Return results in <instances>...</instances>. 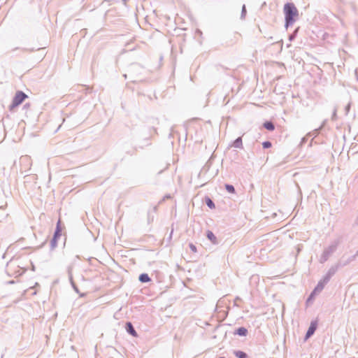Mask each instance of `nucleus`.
<instances>
[{
	"mask_svg": "<svg viewBox=\"0 0 358 358\" xmlns=\"http://www.w3.org/2000/svg\"><path fill=\"white\" fill-rule=\"evenodd\" d=\"M264 127L269 130V131H273L274 129V125L271 122H266L264 123Z\"/></svg>",
	"mask_w": 358,
	"mask_h": 358,
	"instance_id": "obj_7",
	"label": "nucleus"
},
{
	"mask_svg": "<svg viewBox=\"0 0 358 358\" xmlns=\"http://www.w3.org/2000/svg\"><path fill=\"white\" fill-rule=\"evenodd\" d=\"M234 145L236 148H241L242 147V139L241 137L238 138L234 142Z\"/></svg>",
	"mask_w": 358,
	"mask_h": 358,
	"instance_id": "obj_10",
	"label": "nucleus"
},
{
	"mask_svg": "<svg viewBox=\"0 0 358 358\" xmlns=\"http://www.w3.org/2000/svg\"><path fill=\"white\" fill-rule=\"evenodd\" d=\"M283 11L285 17L286 26L293 24L299 15V11L295 5L292 3L285 4Z\"/></svg>",
	"mask_w": 358,
	"mask_h": 358,
	"instance_id": "obj_1",
	"label": "nucleus"
},
{
	"mask_svg": "<svg viewBox=\"0 0 358 358\" xmlns=\"http://www.w3.org/2000/svg\"><path fill=\"white\" fill-rule=\"evenodd\" d=\"M236 333L239 336H245L248 333V330L244 327H240L237 329Z\"/></svg>",
	"mask_w": 358,
	"mask_h": 358,
	"instance_id": "obj_9",
	"label": "nucleus"
},
{
	"mask_svg": "<svg viewBox=\"0 0 358 358\" xmlns=\"http://www.w3.org/2000/svg\"><path fill=\"white\" fill-rule=\"evenodd\" d=\"M139 280L142 282H148L150 281V278L146 273H143L139 276Z\"/></svg>",
	"mask_w": 358,
	"mask_h": 358,
	"instance_id": "obj_6",
	"label": "nucleus"
},
{
	"mask_svg": "<svg viewBox=\"0 0 358 358\" xmlns=\"http://www.w3.org/2000/svg\"><path fill=\"white\" fill-rule=\"evenodd\" d=\"M58 224H59V221L58 222ZM60 236V229H59V224H57V230L55 233V236H54V238H53V240H52V242L54 244L56 243V241H57V238L58 236Z\"/></svg>",
	"mask_w": 358,
	"mask_h": 358,
	"instance_id": "obj_8",
	"label": "nucleus"
},
{
	"mask_svg": "<svg viewBox=\"0 0 358 358\" xmlns=\"http://www.w3.org/2000/svg\"><path fill=\"white\" fill-rule=\"evenodd\" d=\"M271 146V143L268 141H266L263 143V147L264 148H268Z\"/></svg>",
	"mask_w": 358,
	"mask_h": 358,
	"instance_id": "obj_14",
	"label": "nucleus"
},
{
	"mask_svg": "<svg viewBox=\"0 0 358 358\" xmlns=\"http://www.w3.org/2000/svg\"><path fill=\"white\" fill-rule=\"evenodd\" d=\"M27 98V94L21 91H17L15 93L12 103L10 106V110H13L15 108L20 105Z\"/></svg>",
	"mask_w": 358,
	"mask_h": 358,
	"instance_id": "obj_2",
	"label": "nucleus"
},
{
	"mask_svg": "<svg viewBox=\"0 0 358 358\" xmlns=\"http://www.w3.org/2000/svg\"><path fill=\"white\" fill-rule=\"evenodd\" d=\"M126 329L129 334L132 335L134 337H137L138 334L136 331L134 330L132 324L131 322H127L126 324Z\"/></svg>",
	"mask_w": 358,
	"mask_h": 358,
	"instance_id": "obj_4",
	"label": "nucleus"
},
{
	"mask_svg": "<svg viewBox=\"0 0 358 358\" xmlns=\"http://www.w3.org/2000/svg\"><path fill=\"white\" fill-rule=\"evenodd\" d=\"M206 204H207V206H208L210 208H211V209L215 208V204H214V203H213V202L212 201V200H211L210 199H209V198H207V199H206Z\"/></svg>",
	"mask_w": 358,
	"mask_h": 358,
	"instance_id": "obj_13",
	"label": "nucleus"
},
{
	"mask_svg": "<svg viewBox=\"0 0 358 358\" xmlns=\"http://www.w3.org/2000/svg\"><path fill=\"white\" fill-rule=\"evenodd\" d=\"M220 358H224V357H220Z\"/></svg>",
	"mask_w": 358,
	"mask_h": 358,
	"instance_id": "obj_16",
	"label": "nucleus"
},
{
	"mask_svg": "<svg viewBox=\"0 0 358 358\" xmlns=\"http://www.w3.org/2000/svg\"><path fill=\"white\" fill-rule=\"evenodd\" d=\"M225 188L229 193L234 194L235 192V189L231 185H226Z\"/></svg>",
	"mask_w": 358,
	"mask_h": 358,
	"instance_id": "obj_12",
	"label": "nucleus"
},
{
	"mask_svg": "<svg viewBox=\"0 0 358 358\" xmlns=\"http://www.w3.org/2000/svg\"><path fill=\"white\" fill-rule=\"evenodd\" d=\"M235 355L238 358H247V355L242 351H236L235 352Z\"/></svg>",
	"mask_w": 358,
	"mask_h": 358,
	"instance_id": "obj_11",
	"label": "nucleus"
},
{
	"mask_svg": "<svg viewBox=\"0 0 358 358\" xmlns=\"http://www.w3.org/2000/svg\"><path fill=\"white\" fill-rule=\"evenodd\" d=\"M317 323L315 321H313L310 323V325L309 327V329L306 333V339H308L310 336H311L315 331L317 329Z\"/></svg>",
	"mask_w": 358,
	"mask_h": 358,
	"instance_id": "obj_3",
	"label": "nucleus"
},
{
	"mask_svg": "<svg viewBox=\"0 0 358 358\" xmlns=\"http://www.w3.org/2000/svg\"><path fill=\"white\" fill-rule=\"evenodd\" d=\"M207 237L213 243L215 244L217 243L216 236L214 235V234L212 231H207Z\"/></svg>",
	"mask_w": 358,
	"mask_h": 358,
	"instance_id": "obj_5",
	"label": "nucleus"
},
{
	"mask_svg": "<svg viewBox=\"0 0 358 358\" xmlns=\"http://www.w3.org/2000/svg\"><path fill=\"white\" fill-rule=\"evenodd\" d=\"M189 247L194 252H196V248L195 247V245H194L193 244H190Z\"/></svg>",
	"mask_w": 358,
	"mask_h": 358,
	"instance_id": "obj_15",
	"label": "nucleus"
}]
</instances>
